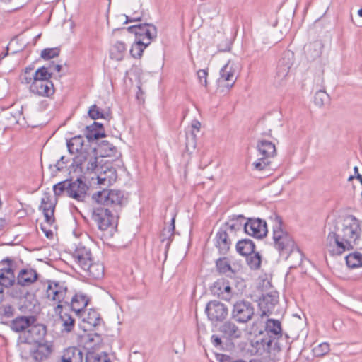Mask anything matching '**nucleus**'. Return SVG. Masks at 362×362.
<instances>
[{"label": "nucleus", "instance_id": "nucleus-13", "mask_svg": "<svg viewBox=\"0 0 362 362\" xmlns=\"http://www.w3.org/2000/svg\"><path fill=\"white\" fill-rule=\"evenodd\" d=\"M211 291L214 296L228 302L230 301L235 295L230 282L224 279L215 281L211 288Z\"/></svg>", "mask_w": 362, "mask_h": 362}, {"label": "nucleus", "instance_id": "nucleus-19", "mask_svg": "<svg viewBox=\"0 0 362 362\" xmlns=\"http://www.w3.org/2000/svg\"><path fill=\"white\" fill-rule=\"evenodd\" d=\"M76 263L81 268H86L92 262L90 250L82 245H78L72 254Z\"/></svg>", "mask_w": 362, "mask_h": 362}, {"label": "nucleus", "instance_id": "nucleus-36", "mask_svg": "<svg viewBox=\"0 0 362 362\" xmlns=\"http://www.w3.org/2000/svg\"><path fill=\"white\" fill-rule=\"evenodd\" d=\"M255 248V243L250 239L239 240L236 244L237 252L243 256H246L250 255V253H253Z\"/></svg>", "mask_w": 362, "mask_h": 362}, {"label": "nucleus", "instance_id": "nucleus-63", "mask_svg": "<svg viewBox=\"0 0 362 362\" xmlns=\"http://www.w3.org/2000/svg\"><path fill=\"white\" fill-rule=\"evenodd\" d=\"M192 127L193 129H197V131L199 130L200 129V127H201V124L199 121L197 120H194L192 122Z\"/></svg>", "mask_w": 362, "mask_h": 362}, {"label": "nucleus", "instance_id": "nucleus-8", "mask_svg": "<svg viewBox=\"0 0 362 362\" xmlns=\"http://www.w3.org/2000/svg\"><path fill=\"white\" fill-rule=\"evenodd\" d=\"M92 218L100 230H106L108 228L117 224L118 214L110 209L99 206L93 209Z\"/></svg>", "mask_w": 362, "mask_h": 362}, {"label": "nucleus", "instance_id": "nucleus-32", "mask_svg": "<svg viewBox=\"0 0 362 362\" xmlns=\"http://www.w3.org/2000/svg\"><path fill=\"white\" fill-rule=\"evenodd\" d=\"M272 128L273 119L270 117H264L258 121L256 126V131L258 134L262 136H271Z\"/></svg>", "mask_w": 362, "mask_h": 362}, {"label": "nucleus", "instance_id": "nucleus-1", "mask_svg": "<svg viewBox=\"0 0 362 362\" xmlns=\"http://www.w3.org/2000/svg\"><path fill=\"white\" fill-rule=\"evenodd\" d=\"M329 233L326 246L332 255H341L344 252L351 250L358 244L361 234L360 221L353 215L345 217L339 226L336 221L327 224Z\"/></svg>", "mask_w": 362, "mask_h": 362}, {"label": "nucleus", "instance_id": "nucleus-39", "mask_svg": "<svg viewBox=\"0 0 362 362\" xmlns=\"http://www.w3.org/2000/svg\"><path fill=\"white\" fill-rule=\"evenodd\" d=\"M103 128V124L96 122H94L92 125L86 127V136L88 141L98 139L103 137L104 134L100 132V129Z\"/></svg>", "mask_w": 362, "mask_h": 362}, {"label": "nucleus", "instance_id": "nucleus-35", "mask_svg": "<svg viewBox=\"0 0 362 362\" xmlns=\"http://www.w3.org/2000/svg\"><path fill=\"white\" fill-rule=\"evenodd\" d=\"M52 351V346L43 341L37 344L34 361H42L47 358Z\"/></svg>", "mask_w": 362, "mask_h": 362}, {"label": "nucleus", "instance_id": "nucleus-61", "mask_svg": "<svg viewBox=\"0 0 362 362\" xmlns=\"http://www.w3.org/2000/svg\"><path fill=\"white\" fill-rule=\"evenodd\" d=\"M124 16L126 18L124 23H127L129 22H135V21H141V16Z\"/></svg>", "mask_w": 362, "mask_h": 362}, {"label": "nucleus", "instance_id": "nucleus-58", "mask_svg": "<svg viewBox=\"0 0 362 362\" xmlns=\"http://www.w3.org/2000/svg\"><path fill=\"white\" fill-rule=\"evenodd\" d=\"M196 147L195 135L192 133L186 137V149L189 151Z\"/></svg>", "mask_w": 362, "mask_h": 362}, {"label": "nucleus", "instance_id": "nucleus-37", "mask_svg": "<svg viewBox=\"0 0 362 362\" xmlns=\"http://www.w3.org/2000/svg\"><path fill=\"white\" fill-rule=\"evenodd\" d=\"M216 267L218 273L222 274L231 276L235 273V269L232 267L230 261L226 257L218 259L216 262Z\"/></svg>", "mask_w": 362, "mask_h": 362}, {"label": "nucleus", "instance_id": "nucleus-31", "mask_svg": "<svg viewBox=\"0 0 362 362\" xmlns=\"http://www.w3.org/2000/svg\"><path fill=\"white\" fill-rule=\"evenodd\" d=\"M243 220V216L240 215L226 222L221 228H224L229 235L235 233L237 231L241 230L243 227L244 228Z\"/></svg>", "mask_w": 362, "mask_h": 362}, {"label": "nucleus", "instance_id": "nucleus-54", "mask_svg": "<svg viewBox=\"0 0 362 362\" xmlns=\"http://www.w3.org/2000/svg\"><path fill=\"white\" fill-rule=\"evenodd\" d=\"M329 350V344L328 343L323 342L315 346L313 349V352L315 356L320 357L327 354Z\"/></svg>", "mask_w": 362, "mask_h": 362}, {"label": "nucleus", "instance_id": "nucleus-62", "mask_svg": "<svg viewBox=\"0 0 362 362\" xmlns=\"http://www.w3.org/2000/svg\"><path fill=\"white\" fill-rule=\"evenodd\" d=\"M211 341L213 344L216 346L221 345L222 343L221 339L216 335H212Z\"/></svg>", "mask_w": 362, "mask_h": 362}, {"label": "nucleus", "instance_id": "nucleus-25", "mask_svg": "<svg viewBox=\"0 0 362 362\" xmlns=\"http://www.w3.org/2000/svg\"><path fill=\"white\" fill-rule=\"evenodd\" d=\"M66 146L71 154L76 153L77 155L83 153L86 148L90 147L88 145L84 144V139L81 136H76L67 140Z\"/></svg>", "mask_w": 362, "mask_h": 362}, {"label": "nucleus", "instance_id": "nucleus-22", "mask_svg": "<svg viewBox=\"0 0 362 362\" xmlns=\"http://www.w3.org/2000/svg\"><path fill=\"white\" fill-rule=\"evenodd\" d=\"M37 344L28 340H24L22 336H19L18 339V347L20 351V355L25 360L31 359L34 361V354Z\"/></svg>", "mask_w": 362, "mask_h": 362}, {"label": "nucleus", "instance_id": "nucleus-45", "mask_svg": "<svg viewBox=\"0 0 362 362\" xmlns=\"http://www.w3.org/2000/svg\"><path fill=\"white\" fill-rule=\"evenodd\" d=\"M115 174L116 170L113 168H107L103 173H100L98 175V183L103 185L110 183L112 180L115 179Z\"/></svg>", "mask_w": 362, "mask_h": 362}, {"label": "nucleus", "instance_id": "nucleus-33", "mask_svg": "<svg viewBox=\"0 0 362 362\" xmlns=\"http://www.w3.org/2000/svg\"><path fill=\"white\" fill-rule=\"evenodd\" d=\"M220 80L222 81L232 82L228 86L232 87L236 80L235 70L230 62H228L220 71Z\"/></svg>", "mask_w": 362, "mask_h": 362}, {"label": "nucleus", "instance_id": "nucleus-49", "mask_svg": "<svg viewBox=\"0 0 362 362\" xmlns=\"http://www.w3.org/2000/svg\"><path fill=\"white\" fill-rule=\"evenodd\" d=\"M33 66H28L25 69L23 74L21 75V81L22 83L26 85H31V83H34L35 74L33 71Z\"/></svg>", "mask_w": 362, "mask_h": 362}, {"label": "nucleus", "instance_id": "nucleus-17", "mask_svg": "<svg viewBox=\"0 0 362 362\" xmlns=\"http://www.w3.org/2000/svg\"><path fill=\"white\" fill-rule=\"evenodd\" d=\"M30 91L42 97H50L54 93V85L50 80L35 79L29 86Z\"/></svg>", "mask_w": 362, "mask_h": 362}, {"label": "nucleus", "instance_id": "nucleus-41", "mask_svg": "<svg viewBox=\"0 0 362 362\" xmlns=\"http://www.w3.org/2000/svg\"><path fill=\"white\" fill-rule=\"evenodd\" d=\"M98 151L102 157H112L117 153V148L107 140H103L98 146Z\"/></svg>", "mask_w": 362, "mask_h": 362}, {"label": "nucleus", "instance_id": "nucleus-30", "mask_svg": "<svg viewBox=\"0 0 362 362\" xmlns=\"http://www.w3.org/2000/svg\"><path fill=\"white\" fill-rule=\"evenodd\" d=\"M267 338H280L282 336L281 323L277 320L269 319L266 323Z\"/></svg>", "mask_w": 362, "mask_h": 362}, {"label": "nucleus", "instance_id": "nucleus-7", "mask_svg": "<svg viewBox=\"0 0 362 362\" xmlns=\"http://www.w3.org/2000/svg\"><path fill=\"white\" fill-rule=\"evenodd\" d=\"M257 148L260 157L252 165L255 170H262L269 165V158L276 155V150L275 145L266 139L259 140Z\"/></svg>", "mask_w": 362, "mask_h": 362}, {"label": "nucleus", "instance_id": "nucleus-50", "mask_svg": "<svg viewBox=\"0 0 362 362\" xmlns=\"http://www.w3.org/2000/svg\"><path fill=\"white\" fill-rule=\"evenodd\" d=\"M146 47L147 46L145 45L143 41L136 40L130 49V54L134 58H139L141 57L143 52Z\"/></svg>", "mask_w": 362, "mask_h": 362}, {"label": "nucleus", "instance_id": "nucleus-23", "mask_svg": "<svg viewBox=\"0 0 362 362\" xmlns=\"http://www.w3.org/2000/svg\"><path fill=\"white\" fill-rule=\"evenodd\" d=\"M37 278L38 274L35 269H21L17 276L16 286H28L35 282Z\"/></svg>", "mask_w": 362, "mask_h": 362}, {"label": "nucleus", "instance_id": "nucleus-26", "mask_svg": "<svg viewBox=\"0 0 362 362\" xmlns=\"http://www.w3.org/2000/svg\"><path fill=\"white\" fill-rule=\"evenodd\" d=\"M83 352L77 347L67 348L62 356V362H83Z\"/></svg>", "mask_w": 362, "mask_h": 362}, {"label": "nucleus", "instance_id": "nucleus-55", "mask_svg": "<svg viewBox=\"0 0 362 362\" xmlns=\"http://www.w3.org/2000/svg\"><path fill=\"white\" fill-rule=\"evenodd\" d=\"M60 49L57 47L46 48L41 52V57L44 59H49L57 57L59 54Z\"/></svg>", "mask_w": 362, "mask_h": 362}, {"label": "nucleus", "instance_id": "nucleus-34", "mask_svg": "<svg viewBox=\"0 0 362 362\" xmlns=\"http://www.w3.org/2000/svg\"><path fill=\"white\" fill-rule=\"evenodd\" d=\"M127 53V46L124 42L121 41L116 42L110 50V57L117 61H121L124 59Z\"/></svg>", "mask_w": 362, "mask_h": 362}, {"label": "nucleus", "instance_id": "nucleus-47", "mask_svg": "<svg viewBox=\"0 0 362 362\" xmlns=\"http://www.w3.org/2000/svg\"><path fill=\"white\" fill-rule=\"evenodd\" d=\"M60 314V321L62 322L64 330L67 332H71L74 327L75 324L74 319L71 317V315L68 313Z\"/></svg>", "mask_w": 362, "mask_h": 362}, {"label": "nucleus", "instance_id": "nucleus-2", "mask_svg": "<svg viewBox=\"0 0 362 362\" xmlns=\"http://www.w3.org/2000/svg\"><path fill=\"white\" fill-rule=\"evenodd\" d=\"M273 240L275 248L285 259L289 257H296L295 266L300 265L302 262L303 255L297 247L293 238L286 231L282 229V219L275 215L273 224Z\"/></svg>", "mask_w": 362, "mask_h": 362}, {"label": "nucleus", "instance_id": "nucleus-44", "mask_svg": "<svg viewBox=\"0 0 362 362\" xmlns=\"http://www.w3.org/2000/svg\"><path fill=\"white\" fill-rule=\"evenodd\" d=\"M346 262L350 268H358L362 266V254L356 252L346 257Z\"/></svg>", "mask_w": 362, "mask_h": 362}, {"label": "nucleus", "instance_id": "nucleus-6", "mask_svg": "<svg viewBox=\"0 0 362 362\" xmlns=\"http://www.w3.org/2000/svg\"><path fill=\"white\" fill-rule=\"evenodd\" d=\"M68 289L65 282L49 281L46 294L49 300L57 303V306L54 308L56 313H62V303L69 305L67 296Z\"/></svg>", "mask_w": 362, "mask_h": 362}, {"label": "nucleus", "instance_id": "nucleus-4", "mask_svg": "<svg viewBox=\"0 0 362 362\" xmlns=\"http://www.w3.org/2000/svg\"><path fill=\"white\" fill-rule=\"evenodd\" d=\"M92 198L98 204L109 207L108 209L116 214H118L127 202L123 192L117 189H104L97 192L93 194Z\"/></svg>", "mask_w": 362, "mask_h": 362}, {"label": "nucleus", "instance_id": "nucleus-11", "mask_svg": "<svg viewBox=\"0 0 362 362\" xmlns=\"http://www.w3.org/2000/svg\"><path fill=\"white\" fill-rule=\"evenodd\" d=\"M293 54L289 51L285 52L282 57L278 62L275 75V83L279 86L283 85L286 77L288 76L290 69L293 64Z\"/></svg>", "mask_w": 362, "mask_h": 362}, {"label": "nucleus", "instance_id": "nucleus-48", "mask_svg": "<svg viewBox=\"0 0 362 362\" xmlns=\"http://www.w3.org/2000/svg\"><path fill=\"white\" fill-rule=\"evenodd\" d=\"M83 321L90 326L95 327L100 324L101 318L96 310H90L84 317Z\"/></svg>", "mask_w": 362, "mask_h": 362}, {"label": "nucleus", "instance_id": "nucleus-14", "mask_svg": "<svg viewBox=\"0 0 362 362\" xmlns=\"http://www.w3.org/2000/svg\"><path fill=\"white\" fill-rule=\"evenodd\" d=\"M47 334V327L42 324H31L28 329L23 332L21 336L24 340L30 341L37 344L43 341Z\"/></svg>", "mask_w": 362, "mask_h": 362}, {"label": "nucleus", "instance_id": "nucleus-3", "mask_svg": "<svg viewBox=\"0 0 362 362\" xmlns=\"http://www.w3.org/2000/svg\"><path fill=\"white\" fill-rule=\"evenodd\" d=\"M88 190V186L81 178L75 180H66L59 182L53 186V191L56 196H60L66 192L67 196L78 202H83Z\"/></svg>", "mask_w": 362, "mask_h": 362}, {"label": "nucleus", "instance_id": "nucleus-64", "mask_svg": "<svg viewBox=\"0 0 362 362\" xmlns=\"http://www.w3.org/2000/svg\"><path fill=\"white\" fill-rule=\"evenodd\" d=\"M6 226V221L4 218H0V231L3 230Z\"/></svg>", "mask_w": 362, "mask_h": 362}, {"label": "nucleus", "instance_id": "nucleus-57", "mask_svg": "<svg viewBox=\"0 0 362 362\" xmlns=\"http://www.w3.org/2000/svg\"><path fill=\"white\" fill-rule=\"evenodd\" d=\"M197 78L199 83L204 87L207 86V76H208V70L207 69H199L197 71Z\"/></svg>", "mask_w": 362, "mask_h": 362}, {"label": "nucleus", "instance_id": "nucleus-9", "mask_svg": "<svg viewBox=\"0 0 362 362\" xmlns=\"http://www.w3.org/2000/svg\"><path fill=\"white\" fill-rule=\"evenodd\" d=\"M255 314L252 304L247 300L237 301L233 307L232 317L237 322L246 323L250 321Z\"/></svg>", "mask_w": 362, "mask_h": 362}, {"label": "nucleus", "instance_id": "nucleus-59", "mask_svg": "<svg viewBox=\"0 0 362 362\" xmlns=\"http://www.w3.org/2000/svg\"><path fill=\"white\" fill-rule=\"evenodd\" d=\"M68 163V159L65 158V156H62L60 157L59 160H57L55 164V167L57 171L62 170L66 165Z\"/></svg>", "mask_w": 362, "mask_h": 362}, {"label": "nucleus", "instance_id": "nucleus-42", "mask_svg": "<svg viewBox=\"0 0 362 362\" xmlns=\"http://www.w3.org/2000/svg\"><path fill=\"white\" fill-rule=\"evenodd\" d=\"M88 115L92 119H98L100 118L109 119L110 115L108 112H105L96 105H93L89 107Z\"/></svg>", "mask_w": 362, "mask_h": 362}, {"label": "nucleus", "instance_id": "nucleus-20", "mask_svg": "<svg viewBox=\"0 0 362 362\" xmlns=\"http://www.w3.org/2000/svg\"><path fill=\"white\" fill-rule=\"evenodd\" d=\"M40 209L42 210L45 216V222L49 225H52L54 222V208L55 204L52 200V198L49 194H45L41 199V204L40 206Z\"/></svg>", "mask_w": 362, "mask_h": 362}, {"label": "nucleus", "instance_id": "nucleus-21", "mask_svg": "<svg viewBox=\"0 0 362 362\" xmlns=\"http://www.w3.org/2000/svg\"><path fill=\"white\" fill-rule=\"evenodd\" d=\"M214 245L220 254L226 255L228 252L231 241L229 238V234L226 233L224 228H220L216 234Z\"/></svg>", "mask_w": 362, "mask_h": 362}, {"label": "nucleus", "instance_id": "nucleus-27", "mask_svg": "<svg viewBox=\"0 0 362 362\" xmlns=\"http://www.w3.org/2000/svg\"><path fill=\"white\" fill-rule=\"evenodd\" d=\"M220 332L230 339H238L242 335L241 329L231 321L225 322L220 327Z\"/></svg>", "mask_w": 362, "mask_h": 362}, {"label": "nucleus", "instance_id": "nucleus-51", "mask_svg": "<svg viewBox=\"0 0 362 362\" xmlns=\"http://www.w3.org/2000/svg\"><path fill=\"white\" fill-rule=\"evenodd\" d=\"M247 263L251 269H258L261 265V256L259 252L250 253L247 255Z\"/></svg>", "mask_w": 362, "mask_h": 362}, {"label": "nucleus", "instance_id": "nucleus-38", "mask_svg": "<svg viewBox=\"0 0 362 362\" xmlns=\"http://www.w3.org/2000/svg\"><path fill=\"white\" fill-rule=\"evenodd\" d=\"M88 305V299L86 296L76 294L71 298V306L73 311L80 313Z\"/></svg>", "mask_w": 362, "mask_h": 362}, {"label": "nucleus", "instance_id": "nucleus-40", "mask_svg": "<svg viewBox=\"0 0 362 362\" xmlns=\"http://www.w3.org/2000/svg\"><path fill=\"white\" fill-rule=\"evenodd\" d=\"M175 221V217L173 216L171 219L170 224L167 228L165 227L160 234V240L162 243L166 242V248H168L170 246L173 237L174 235Z\"/></svg>", "mask_w": 362, "mask_h": 362}, {"label": "nucleus", "instance_id": "nucleus-56", "mask_svg": "<svg viewBox=\"0 0 362 362\" xmlns=\"http://www.w3.org/2000/svg\"><path fill=\"white\" fill-rule=\"evenodd\" d=\"M221 42L217 45V48L219 52H228L230 50L231 42L226 37H221Z\"/></svg>", "mask_w": 362, "mask_h": 362}, {"label": "nucleus", "instance_id": "nucleus-60", "mask_svg": "<svg viewBox=\"0 0 362 362\" xmlns=\"http://www.w3.org/2000/svg\"><path fill=\"white\" fill-rule=\"evenodd\" d=\"M217 359L219 362H235L229 356L226 354L218 355Z\"/></svg>", "mask_w": 362, "mask_h": 362}, {"label": "nucleus", "instance_id": "nucleus-5", "mask_svg": "<svg viewBox=\"0 0 362 362\" xmlns=\"http://www.w3.org/2000/svg\"><path fill=\"white\" fill-rule=\"evenodd\" d=\"M71 168L74 172L87 174L93 173L98 168V153L95 148L88 147L83 153L73 158Z\"/></svg>", "mask_w": 362, "mask_h": 362}, {"label": "nucleus", "instance_id": "nucleus-52", "mask_svg": "<svg viewBox=\"0 0 362 362\" xmlns=\"http://www.w3.org/2000/svg\"><path fill=\"white\" fill-rule=\"evenodd\" d=\"M329 100V95L324 90H320L315 93L314 103L318 107L323 106Z\"/></svg>", "mask_w": 362, "mask_h": 362}, {"label": "nucleus", "instance_id": "nucleus-46", "mask_svg": "<svg viewBox=\"0 0 362 362\" xmlns=\"http://www.w3.org/2000/svg\"><path fill=\"white\" fill-rule=\"evenodd\" d=\"M279 338H264L262 340V344L264 346L265 349L271 353L272 351L279 352L281 350L280 345L278 342V339Z\"/></svg>", "mask_w": 362, "mask_h": 362}, {"label": "nucleus", "instance_id": "nucleus-18", "mask_svg": "<svg viewBox=\"0 0 362 362\" xmlns=\"http://www.w3.org/2000/svg\"><path fill=\"white\" fill-rule=\"evenodd\" d=\"M3 262L8 263V267L0 269V285L6 288L13 286L15 284V274L12 268L13 260L6 258Z\"/></svg>", "mask_w": 362, "mask_h": 362}, {"label": "nucleus", "instance_id": "nucleus-12", "mask_svg": "<svg viewBox=\"0 0 362 362\" xmlns=\"http://www.w3.org/2000/svg\"><path fill=\"white\" fill-rule=\"evenodd\" d=\"M205 313L210 321L212 322H218L226 318L228 310L223 303L215 300L206 304Z\"/></svg>", "mask_w": 362, "mask_h": 362}, {"label": "nucleus", "instance_id": "nucleus-53", "mask_svg": "<svg viewBox=\"0 0 362 362\" xmlns=\"http://www.w3.org/2000/svg\"><path fill=\"white\" fill-rule=\"evenodd\" d=\"M34 74H35L34 81H35V79L42 80H42H50L52 75V73L48 71L47 68L45 66H42V67L37 69L36 71H35Z\"/></svg>", "mask_w": 362, "mask_h": 362}, {"label": "nucleus", "instance_id": "nucleus-29", "mask_svg": "<svg viewBox=\"0 0 362 362\" xmlns=\"http://www.w3.org/2000/svg\"><path fill=\"white\" fill-rule=\"evenodd\" d=\"M87 275L94 279H101L104 275V267L100 262H90L86 268L82 269Z\"/></svg>", "mask_w": 362, "mask_h": 362}, {"label": "nucleus", "instance_id": "nucleus-24", "mask_svg": "<svg viewBox=\"0 0 362 362\" xmlns=\"http://www.w3.org/2000/svg\"><path fill=\"white\" fill-rule=\"evenodd\" d=\"M36 318L34 316H20L11 322V329L16 332L26 331L31 324L35 322Z\"/></svg>", "mask_w": 362, "mask_h": 362}, {"label": "nucleus", "instance_id": "nucleus-28", "mask_svg": "<svg viewBox=\"0 0 362 362\" xmlns=\"http://www.w3.org/2000/svg\"><path fill=\"white\" fill-rule=\"evenodd\" d=\"M324 45L321 40H316L310 43L305 49L307 58L309 60H315L320 57L322 52Z\"/></svg>", "mask_w": 362, "mask_h": 362}, {"label": "nucleus", "instance_id": "nucleus-15", "mask_svg": "<svg viewBox=\"0 0 362 362\" xmlns=\"http://www.w3.org/2000/svg\"><path fill=\"white\" fill-rule=\"evenodd\" d=\"M244 230L248 235L257 238H262L267 233V223L260 218H249L244 223Z\"/></svg>", "mask_w": 362, "mask_h": 362}, {"label": "nucleus", "instance_id": "nucleus-43", "mask_svg": "<svg viewBox=\"0 0 362 362\" xmlns=\"http://www.w3.org/2000/svg\"><path fill=\"white\" fill-rule=\"evenodd\" d=\"M85 362H112L106 353H97L88 351L86 356Z\"/></svg>", "mask_w": 362, "mask_h": 362}, {"label": "nucleus", "instance_id": "nucleus-16", "mask_svg": "<svg viewBox=\"0 0 362 362\" xmlns=\"http://www.w3.org/2000/svg\"><path fill=\"white\" fill-rule=\"evenodd\" d=\"M278 301L279 295L275 291H272L267 293L262 294L258 302L259 307L262 311V315H269Z\"/></svg>", "mask_w": 362, "mask_h": 362}, {"label": "nucleus", "instance_id": "nucleus-10", "mask_svg": "<svg viewBox=\"0 0 362 362\" xmlns=\"http://www.w3.org/2000/svg\"><path fill=\"white\" fill-rule=\"evenodd\" d=\"M127 29L129 33H134L136 40L143 41L146 46H148L151 40L157 35L156 28L152 24L135 25L129 26Z\"/></svg>", "mask_w": 362, "mask_h": 362}]
</instances>
